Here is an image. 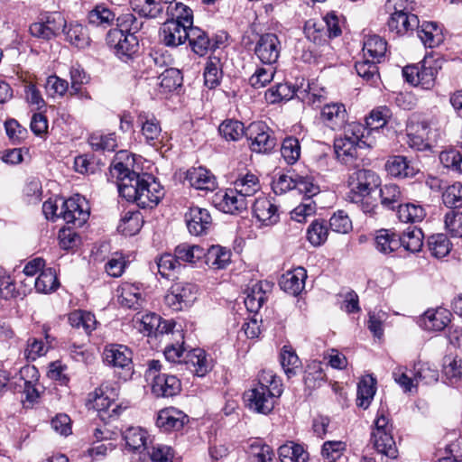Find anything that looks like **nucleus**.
<instances>
[{
  "mask_svg": "<svg viewBox=\"0 0 462 462\" xmlns=\"http://www.w3.org/2000/svg\"><path fill=\"white\" fill-rule=\"evenodd\" d=\"M191 51L197 55L205 56L208 51L217 48V42L209 39L208 33L196 26H190L187 37Z\"/></svg>",
  "mask_w": 462,
  "mask_h": 462,
  "instance_id": "nucleus-23",
  "label": "nucleus"
},
{
  "mask_svg": "<svg viewBox=\"0 0 462 462\" xmlns=\"http://www.w3.org/2000/svg\"><path fill=\"white\" fill-rule=\"evenodd\" d=\"M280 362L288 378L297 374L300 367V361L295 351L290 346H283L280 353Z\"/></svg>",
  "mask_w": 462,
  "mask_h": 462,
  "instance_id": "nucleus-48",
  "label": "nucleus"
},
{
  "mask_svg": "<svg viewBox=\"0 0 462 462\" xmlns=\"http://www.w3.org/2000/svg\"><path fill=\"white\" fill-rule=\"evenodd\" d=\"M104 361L114 367L131 369L133 353L126 346L112 344L104 350Z\"/></svg>",
  "mask_w": 462,
  "mask_h": 462,
  "instance_id": "nucleus-17",
  "label": "nucleus"
},
{
  "mask_svg": "<svg viewBox=\"0 0 462 462\" xmlns=\"http://www.w3.org/2000/svg\"><path fill=\"white\" fill-rule=\"evenodd\" d=\"M69 324L77 328H82L87 334H89L96 328L95 316L88 311L75 310L69 316Z\"/></svg>",
  "mask_w": 462,
  "mask_h": 462,
  "instance_id": "nucleus-56",
  "label": "nucleus"
},
{
  "mask_svg": "<svg viewBox=\"0 0 462 462\" xmlns=\"http://www.w3.org/2000/svg\"><path fill=\"white\" fill-rule=\"evenodd\" d=\"M397 216L402 222H420L426 216L425 209L413 203L402 204L398 210Z\"/></svg>",
  "mask_w": 462,
  "mask_h": 462,
  "instance_id": "nucleus-55",
  "label": "nucleus"
},
{
  "mask_svg": "<svg viewBox=\"0 0 462 462\" xmlns=\"http://www.w3.org/2000/svg\"><path fill=\"white\" fill-rule=\"evenodd\" d=\"M189 27L179 22H165L161 28L162 42L168 47H178L187 41Z\"/></svg>",
  "mask_w": 462,
  "mask_h": 462,
  "instance_id": "nucleus-16",
  "label": "nucleus"
},
{
  "mask_svg": "<svg viewBox=\"0 0 462 462\" xmlns=\"http://www.w3.org/2000/svg\"><path fill=\"white\" fill-rule=\"evenodd\" d=\"M137 124L141 127V134L147 144L156 149L163 145L166 136L162 133L159 120L153 115L146 112L139 113Z\"/></svg>",
  "mask_w": 462,
  "mask_h": 462,
  "instance_id": "nucleus-11",
  "label": "nucleus"
},
{
  "mask_svg": "<svg viewBox=\"0 0 462 462\" xmlns=\"http://www.w3.org/2000/svg\"><path fill=\"white\" fill-rule=\"evenodd\" d=\"M174 254L179 263L181 261L194 263L203 257L205 249L199 245L180 244L175 248Z\"/></svg>",
  "mask_w": 462,
  "mask_h": 462,
  "instance_id": "nucleus-51",
  "label": "nucleus"
},
{
  "mask_svg": "<svg viewBox=\"0 0 462 462\" xmlns=\"http://www.w3.org/2000/svg\"><path fill=\"white\" fill-rule=\"evenodd\" d=\"M413 375L417 385L419 383L430 384L439 380L438 369L430 363H421L420 361L414 364Z\"/></svg>",
  "mask_w": 462,
  "mask_h": 462,
  "instance_id": "nucleus-45",
  "label": "nucleus"
},
{
  "mask_svg": "<svg viewBox=\"0 0 462 462\" xmlns=\"http://www.w3.org/2000/svg\"><path fill=\"white\" fill-rule=\"evenodd\" d=\"M185 221L189 232L193 236L205 234L212 224L209 212L199 207H192L185 214Z\"/></svg>",
  "mask_w": 462,
  "mask_h": 462,
  "instance_id": "nucleus-14",
  "label": "nucleus"
},
{
  "mask_svg": "<svg viewBox=\"0 0 462 462\" xmlns=\"http://www.w3.org/2000/svg\"><path fill=\"white\" fill-rule=\"evenodd\" d=\"M188 421V416L181 411L166 408L159 411L156 425L163 431L180 430Z\"/></svg>",
  "mask_w": 462,
  "mask_h": 462,
  "instance_id": "nucleus-19",
  "label": "nucleus"
},
{
  "mask_svg": "<svg viewBox=\"0 0 462 462\" xmlns=\"http://www.w3.org/2000/svg\"><path fill=\"white\" fill-rule=\"evenodd\" d=\"M248 203L247 198L238 193L234 188L225 192L222 196L220 205L226 213L236 214L246 210Z\"/></svg>",
  "mask_w": 462,
  "mask_h": 462,
  "instance_id": "nucleus-30",
  "label": "nucleus"
},
{
  "mask_svg": "<svg viewBox=\"0 0 462 462\" xmlns=\"http://www.w3.org/2000/svg\"><path fill=\"white\" fill-rule=\"evenodd\" d=\"M392 116V112L387 106H379L371 111L365 118L366 125L370 130L383 128Z\"/></svg>",
  "mask_w": 462,
  "mask_h": 462,
  "instance_id": "nucleus-63",
  "label": "nucleus"
},
{
  "mask_svg": "<svg viewBox=\"0 0 462 462\" xmlns=\"http://www.w3.org/2000/svg\"><path fill=\"white\" fill-rule=\"evenodd\" d=\"M186 180L196 189L213 191L217 187L216 177L206 168L197 167L188 170Z\"/></svg>",
  "mask_w": 462,
  "mask_h": 462,
  "instance_id": "nucleus-21",
  "label": "nucleus"
},
{
  "mask_svg": "<svg viewBox=\"0 0 462 462\" xmlns=\"http://www.w3.org/2000/svg\"><path fill=\"white\" fill-rule=\"evenodd\" d=\"M278 454L281 462H306L308 460V453L302 446L293 442L281 446Z\"/></svg>",
  "mask_w": 462,
  "mask_h": 462,
  "instance_id": "nucleus-46",
  "label": "nucleus"
},
{
  "mask_svg": "<svg viewBox=\"0 0 462 462\" xmlns=\"http://www.w3.org/2000/svg\"><path fill=\"white\" fill-rule=\"evenodd\" d=\"M42 212L47 219L61 217L67 224L81 227L88 219L89 211L84 198L77 195L66 200H47L42 205Z\"/></svg>",
  "mask_w": 462,
  "mask_h": 462,
  "instance_id": "nucleus-3",
  "label": "nucleus"
},
{
  "mask_svg": "<svg viewBox=\"0 0 462 462\" xmlns=\"http://www.w3.org/2000/svg\"><path fill=\"white\" fill-rule=\"evenodd\" d=\"M94 398V407L98 411L101 419L117 416L120 406L116 403L118 396V388L116 383L106 382L96 389Z\"/></svg>",
  "mask_w": 462,
  "mask_h": 462,
  "instance_id": "nucleus-9",
  "label": "nucleus"
},
{
  "mask_svg": "<svg viewBox=\"0 0 462 462\" xmlns=\"http://www.w3.org/2000/svg\"><path fill=\"white\" fill-rule=\"evenodd\" d=\"M379 62L380 61H376L374 59L366 57L364 60L356 61L355 69L358 76L363 79L370 84H374L379 79V71L377 67V63Z\"/></svg>",
  "mask_w": 462,
  "mask_h": 462,
  "instance_id": "nucleus-52",
  "label": "nucleus"
},
{
  "mask_svg": "<svg viewBox=\"0 0 462 462\" xmlns=\"http://www.w3.org/2000/svg\"><path fill=\"white\" fill-rule=\"evenodd\" d=\"M328 236V228L324 220H314L307 230V239L314 246L323 245Z\"/></svg>",
  "mask_w": 462,
  "mask_h": 462,
  "instance_id": "nucleus-57",
  "label": "nucleus"
},
{
  "mask_svg": "<svg viewBox=\"0 0 462 462\" xmlns=\"http://www.w3.org/2000/svg\"><path fill=\"white\" fill-rule=\"evenodd\" d=\"M295 88L289 83H279L270 88L265 92V99L271 104H275L282 100H290L297 95Z\"/></svg>",
  "mask_w": 462,
  "mask_h": 462,
  "instance_id": "nucleus-47",
  "label": "nucleus"
},
{
  "mask_svg": "<svg viewBox=\"0 0 462 462\" xmlns=\"http://www.w3.org/2000/svg\"><path fill=\"white\" fill-rule=\"evenodd\" d=\"M346 117V111L343 104H328L323 106L320 113V119L330 129L341 128Z\"/></svg>",
  "mask_w": 462,
  "mask_h": 462,
  "instance_id": "nucleus-27",
  "label": "nucleus"
},
{
  "mask_svg": "<svg viewBox=\"0 0 462 462\" xmlns=\"http://www.w3.org/2000/svg\"><path fill=\"white\" fill-rule=\"evenodd\" d=\"M66 39L77 48L84 49L90 43L88 29L79 23H69L64 31Z\"/></svg>",
  "mask_w": 462,
  "mask_h": 462,
  "instance_id": "nucleus-42",
  "label": "nucleus"
},
{
  "mask_svg": "<svg viewBox=\"0 0 462 462\" xmlns=\"http://www.w3.org/2000/svg\"><path fill=\"white\" fill-rule=\"evenodd\" d=\"M106 44L121 60L127 61L139 51V40L137 36L125 33L121 29L109 30L106 38Z\"/></svg>",
  "mask_w": 462,
  "mask_h": 462,
  "instance_id": "nucleus-7",
  "label": "nucleus"
},
{
  "mask_svg": "<svg viewBox=\"0 0 462 462\" xmlns=\"http://www.w3.org/2000/svg\"><path fill=\"white\" fill-rule=\"evenodd\" d=\"M442 200L446 207L457 208L462 207V183L455 182L446 188L442 193Z\"/></svg>",
  "mask_w": 462,
  "mask_h": 462,
  "instance_id": "nucleus-64",
  "label": "nucleus"
},
{
  "mask_svg": "<svg viewBox=\"0 0 462 462\" xmlns=\"http://www.w3.org/2000/svg\"><path fill=\"white\" fill-rule=\"evenodd\" d=\"M159 86L164 93L171 92L182 85L183 77L178 69H166L159 76Z\"/></svg>",
  "mask_w": 462,
  "mask_h": 462,
  "instance_id": "nucleus-53",
  "label": "nucleus"
},
{
  "mask_svg": "<svg viewBox=\"0 0 462 462\" xmlns=\"http://www.w3.org/2000/svg\"><path fill=\"white\" fill-rule=\"evenodd\" d=\"M402 246L409 252L416 253L419 252L423 245V234L421 229L413 227H408L406 231L401 236Z\"/></svg>",
  "mask_w": 462,
  "mask_h": 462,
  "instance_id": "nucleus-50",
  "label": "nucleus"
},
{
  "mask_svg": "<svg viewBox=\"0 0 462 462\" xmlns=\"http://www.w3.org/2000/svg\"><path fill=\"white\" fill-rule=\"evenodd\" d=\"M198 288L195 284L184 282L173 283L164 297V301L171 310L179 311L189 307L196 300Z\"/></svg>",
  "mask_w": 462,
  "mask_h": 462,
  "instance_id": "nucleus-8",
  "label": "nucleus"
},
{
  "mask_svg": "<svg viewBox=\"0 0 462 462\" xmlns=\"http://www.w3.org/2000/svg\"><path fill=\"white\" fill-rule=\"evenodd\" d=\"M128 154L125 151L116 153L110 165L109 172L116 178L118 191L128 201L135 202L140 208H152L162 199V187L149 174H139L124 163L122 160Z\"/></svg>",
  "mask_w": 462,
  "mask_h": 462,
  "instance_id": "nucleus-1",
  "label": "nucleus"
},
{
  "mask_svg": "<svg viewBox=\"0 0 462 462\" xmlns=\"http://www.w3.org/2000/svg\"><path fill=\"white\" fill-rule=\"evenodd\" d=\"M162 364L152 360L148 364L145 378L152 383V392L157 397L174 396L180 391V381L174 375L161 374Z\"/></svg>",
  "mask_w": 462,
  "mask_h": 462,
  "instance_id": "nucleus-6",
  "label": "nucleus"
},
{
  "mask_svg": "<svg viewBox=\"0 0 462 462\" xmlns=\"http://www.w3.org/2000/svg\"><path fill=\"white\" fill-rule=\"evenodd\" d=\"M206 264L213 270L225 269L231 259V251L218 245H211L203 255Z\"/></svg>",
  "mask_w": 462,
  "mask_h": 462,
  "instance_id": "nucleus-29",
  "label": "nucleus"
},
{
  "mask_svg": "<svg viewBox=\"0 0 462 462\" xmlns=\"http://www.w3.org/2000/svg\"><path fill=\"white\" fill-rule=\"evenodd\" d=\"M34 286L38 292L51 293L56 291L60 282L54 269L46 268L41 272L39 276L34 281Z\"/></svg>",
  "mask_w": 462,
  "mask_h": 462,
  "instance_id": "nucleus-43",
  "label": "nucleus"
},
{
  "mask_svg": "<svg viewBox=\"0 0 462 462\" xmlns=\"http://www.w3.org/2000/svg\"><path fill=\"white\" fill-rule=\"evenodd\" d=\"M187 368L197 376H204L211 370L210 361L207 358L206 352L201 348H194L189 351L184 357Z\"/></svg>",
  "mask_w": 462,
  "mask_h": 462,
  "instance_id": "nucleus-26",
  "label": "nucleus"
},
{
  "mask_svg": "<svg viewBox=\"0 0 462 462\" xmlns=\"http://www.w3.org/2000/svg\"><path fill=\"white\" fill-rule=\"evenodd\" d=\"M376 248L383 254H391L402 246L400 235L390 229H381L375 237Z\"/></svg>",
  "mask_w": 462,
  "mask_h": 462,
  "instance_id": "nucleus-33",
  "label": "nucleus"
},
{
  "mask_svg": "<svg viewBox=\"0 0 462 462\" xmlns=\"http://www.w3.org/2000/svg\"><path fill=\"white\" fill-rule=\"evenodd\" d=\"M139 324V330L147 336L154 335L156 337L158 333H168L166 323H163L162 326V319L155 313L143 315L140 319Z\"/></svg>",
  "mask_w": 462,
  "mask_h": 462,
  "instance_id": "nucleus-44",
  "label": "nucleus"
},
{
  "mask_svg": "<svg viewBox=\"0 0 462 462\" xmlns=\"http://www.w3.org/2000/svg\"><path fill=\"white\" fill-rule=\"evenodd\" d=\"M165 10L168 16L167 22H179L188 27L193 25V12L182 3L175 1L167 5Z\"/></svg>",
  "mask_w": 462,
  "mask_h": 462,
  "instance_id": "nucleus-35",
  "label": "nucleus"
},
{
  "mask_svg": "<svg viewBox=\"0 0 462 462\" xmlns=\"http://www.w3.org/2000/svg\"><path fill=\"white\" fill-rule=\"evenodd\" d=\"M51 23H55V20L47 18L45 22L33 23L29 28L30 33L36 38L50 40L60 31V25L51 26Z\"/></svg>",
  "mask_w": 462,
  "mask_h": 462,
  "instance_id": "nucleus-60",
  "label": "nucleus"
},
{
  "mask_svg": "<svg viewBox=\"0 0 462 462\" xmlns=\"http://www.w3.org/2000/svg\"><path fill=\"white\" fill-rule=\"evenodd\" d=\"M246 138L251 141L250 148L254 152H269L276 145L269 127L262 122H254L246 128Z\"/></svg>",
  "mask_w": 462,
  "mask_h": 462,
  "instance_id": "nucleus-10",
  "label": "nucleus"
},
{
  "mask_svg": "<svg viewBox=\"0 0 462 462\" xmlns=\"http://www.w3.org/2000/svg\"><path fill=\"white\" fill-rule=\"evenodd\" d=\"M117 291L118 302L125 308L138 310L143 301L139 287L132 283L122 284Z\"/></svg>",
  "mask_w": 462,
  "mask_h": 462,
  "instance_id": "nucleus-31",
  "label": "nucleus"
},
{
  "mask_svg": "<svg viewBox=\"0 0 462 462\" xmlns=\"http://www.w3.org/2000/svg\"><path fill=\"white\" fill-rule=\"evenodd\" d=\"M253 214L263 226H272L278 222V208L265 197H259L253 203Z\"/></svg>",
  "mask_w": 462,
  "mask_h": 462,
  "instance_id": "nucleus-22",
  "label": "nucleus"
},
{
  "mask_svg": "<svg viewBox=\"0 0 462 462\" xmlns=\"http://www.w3.org/2000/svg\"><path fill=\"white\" fill-rule=\"evenodd\" d=\"M374 393V380L372 377L362 379L357 385V406L366 409L370 405Z\"/></svg>",
  "mask_w": 462,
  "mask_h": 462,
  "instance_id": "nucleus-59",
  "label": "nucleus"
},
{
  "mask_svg": "<svg viewBox=\"0 0 462 462\" xmlns=\"http://www.w3.org/2000/svg\"><path fill=\"white\" fill-rule=\"evenodd\" d=\"M381 204L391 210L398 209L402 204L403 195L396 184H385L380 189Z\"/></svg>",
  "mask_w": 462,
  "mask_h": 462,
  "instance_id": "nucleus-38",
  "label": "nucleus"
},
{
  "mask_svg": "<svg viewBox=\"0 0 462 462\" xmlns=\"http://www.w3.org/2000/svg\"><path fill=\"white\" fill-rule=\"evenodd\" d=\"M307 272L303 267H297L286 272L280 280V287L285 292L296 296L301 292L305 286Z\"/></svg>",
  "mask_w": 462,
  "mask_h": 462,
  "instance_id": "nucleus-25",
  "label": "nucleus"
},
{
  "mask_svg": "<svg viewBox=\"0 0 462 462\" xmlns=\"http://www.w3.org/2000/svg\"><path fill=\"white\" fill-rule=\"evenodd\" d=\"M428 247L436 258H442L448 255L451 250V244L444 234H436L429 237Z\"/></svg>",
  "mask_w": 462,
  "mask_h": 462,
  "instance_id": "nucleus-58",
  "label": "nucleus"
},
{
  "mask_svg": "<svg viewBox=\"0 0 462 462\" xmlns=\"http://www.w3.org/2000/svg\"><path fill=\"white\" fill-rule=\"evenodd\" d=\"M88 143L95 151L113 152L117 146L115 134L94 133L88 137Z\"/></svg>",
  "mask_w": 462,
  "mask_h": 462,
  "instance_id": "nucleus-61",
  "label": "nucleus"
},
{
  "mask_svg": "<svg viewBox=\"0 0 462 462\" xmlns=\"http://www.w3.org/2000/svg\"><path fill=\"white\" fill-rule=\"evenodd\" d=\"M233 185L238 193L243 194L246 198L254 196L262 188L258 176L250 171L239 173Z\"/></svg>",
  "mask_w": 462,
  "mask_h": 462,
  "instance_id": "nucleus-32",
  "label": "nucleus"
},
{
  "mask_svg": "<svg viewBox=\"0 0 462 462\" xmlns=\"http://www.w3.org/2000/svg\"><path fill=\"white\" fill-rule=\"evenodd\" d=\"M418 27V16L402 10H396L388 20L390 32H395L397 35L404 34L408 31Z\"/></svg>",
  "mask_w": 462,
  "mask_h": 462,
  "instance_id": "nucleus-24",
  "label": "nucleus"
},
{
  "mask_svg": "<svg viewBox=\"0 0 462 462\" xmlns=\"http://www.w3.org/2000/svg\"><path fill=\"white\" fill-rule=\"evenodd\" d=\"M219 134L226 141H237L243 135L246 136V129L244 124L238 120H225L218 127Z\"/></svg>",
  "mask_w": 462,
  "mask_h": 462,
  "instance_id": "nucleus-54",
  "label": "nucleus"
},
{
  "mask_svg": "<svg viewBox=\"0 0 462 462\" xmlns=\"http://www.w3.org/2000/svg\"><path fill=\"white\" fill-rule=\"evenodd\" d=\"M406 131L407 143L410 147L418 151H425L430 148L428 139L430 129L426 121H411L407 124Z\"/></svg>",
  "mask_w": 462,
  "mask_h": 462,
  "instance_id": "nucleus-15",
  "label": "nucleus"
},
{
  "mask_svg": "<svg viewBox=\"0 0 462 462\" xmlns=\"http://www.w3.org/2000/svg\"><path fill=\"white\" fill-rule=\"evenodd\" d=\"M283 392L282 383L271 371H263L258 383L244 393L247 407L257 413L268 414L275 405L276 400Z\"/></svg>",
  "mask_w": 462,
  "mask_h": 462,
  "instance_id": "nucleus-2",
  "label": "nucleus"
},
{
  "mask_svg": "<svg viewBox=\"0 0 462 462\" xmlns=\"http://www.w3.org/2000/svg\"><path fill=\"white\" fill-rule=\"evenodd\" d=\"M371 441L377 452L389 457H395L397 448L391 431H373Z\"/></svg>",
  "mask_w": 462,
  "mask_h": 462,
  "instance_id": "nucleus-34",
  "label": "nucleus"
},
{
  "mask_svg": "<svg viewBox=\"0 0 462 462\" xmlns=\"http://www.w3.org/2000/svg\"><path fill=\"white\" fill-rule=\"evenodd\" d=\"M130 5L134 12L148 19L162 18L165 10L160 0H131Z\"/></svg>",
  "mask_w": 462,
  "mask_h": 462,
  "instance_id": "nucleus-28",
  "label": "nucleus"
},
{
  "mask_svg": "<svg viewBox=\"0 0 462 462\" xmlns=\"http://www.w3.org/2000/svg\"><path fill=\"white\" fill-rule=\"evenodd\" d=\"M452 314L445 308L427 310L419 319V325L428 331H441L451 321Z\"/></svg>",
  "mask_w": 462,
  "mask_h": 462,
  "instance_id": "nucleus-13",
  "label": "nucleus"
},
{
  "mask_svg": "<svg viewBox=\"0 0 462 462\" xmlns=\"http://www.w3.org/2000/svg\"><path fill=\"white\" fill-rule=\"evenodd\" d=\"M347 183L350 188L346 197L347 200L358 204L380 186L381 180L371 170L356 169L349 174Z\"/></svg>",
  "mask_w": 462,
  "mask_h": 462,
  "instance_id": "nucleus-5",
  "label": "nucleus"
},
{
  "mask_svg": "<svg viewBox=\"0 0 462 462\" xmlns=\"http://www.w3.org/2000/svg\"><path fill=\"white\" fill-rule=\"evenodd\" d=\"M387 50V42L378 35H370L364 42V58H371L376 61H381Z\"/></svg>",
  "mask_w": 462,
  "mask_h": 462,
  "instance_id": "nucleus-39",
  "label": "nucleus"
},
{
  "mask_svg": "<svg viewBox=\"0 0 462 462\" xmlns=\"http://www.w3.org/2000/svg\"><path fill=\"white\" fill-rule=\"evenodd\" d=\"M443 60L433 56H425L419 65L420 86L425 89L434 87L437 75L441 69Z\"/></svg>",
  "mask_w": 462,
  "mask_h": 462,
  "instance_id": "nucleus-20",
  "label": "nucleus"
},
{
  "mask_svg": "<svg viewBox=\"0 0 462 462\" xmlns=\"http://www.w3.org/2000/svg\"><path fill=\"white\" fill-rule=\"evenodd\" d=\"M143 223V216L139 211H128L121 218L117 230L124 236H132L141 230Z\"/></svg>",
  "mask_w": 462,
  "mask_h": 462,
  "instance_id": "nucleus-41",
  "label": "nucleus"
},
{
  "mask_svg": "<svg viewBox=\"0 0 462 462\" xmlns=\"http://www.w3.org/2000/svg\"><path fill=\"white\" fill-rule=\"evenodd\" d=\"M220 60L217 57H209L204 69L205 85L209 88H216L221 79Z\"/></svg>",
  "mask_w": 462,
  "mask_h": 462,
  "instance_id": "nucleus-62",
  "label": "nucleus"
},
{
  "mask_svg": "<svg viewBox=\"0 0 462 462\" xmlns=\"http://www.w3.org/2000/svg\"><path fill=\"white\" fill-rule=\"evenodd\" d=\"M304 33L307 39L314 44L322 45L330 49V46L328 44V37L327 32H325L324 22L316 21L314 19L307 21L304 26Z\"/></svg>",
  "mask_w": 462,
  "mask_h": 462,
  "instance_id": "nucleus-40",
  "label": "nucleus"
},
{
  "mask_svg": "<svg viewBox=\"0 0 462 462\" xmlns=\"http://www.w3.org/2000/svg\"><path fill=\"white\" fill-rule=\"evenodd\" d=\"M266 300L265 291L262 282H256L248 289L245 298V305L248 311L257 312Z\"/></svg>",
  "mask_w": 462,
  "mask_h": 462,
  "instance_id": "nucleus-49",
  "label": "nucleus"
},
{
  "mask_svg": "<svg viewBox=\"0 0 462 462\" xmlns=\"http://www.w3.org/2000/svg\"><path fill=\"white\" fill-rule=\"evenodd\" d=\"M282 44L275 33L267 32L259 36L255 46L254 54L263 64H274L281 53Z\"/></svg>",
  "mask_w": 462,
  "mask_h": 462,
  "instance_id": "nucleus-12",
  "label": "nucleus"
},
{
  "mask_svg": "<svg viewBox=\"0 0 462 462\" xmlns=\"http://www.w3.org/2000/svg\"><path fill=\"white\" fill-rule=\"evenodd\" d=\"M417 32L422 43L429 48H434L443 41L441 29L434 22H424Z\"/></svg>",
  "mask_w": 462,
  "mask_h": 462,
  "instance_id": "nucleus-37",
  "label": "nucleus"
},
{
  "mask_svg": "<svg viewBox=\"0 0 462 462\" xmlns=\"http://www.w3.org/2000/svg\"><path fill=\"white\" fill-rule=\"evenodd\" d=\"M126 448L134 452H141L146 448L147 432L140 427H129L123 432Z\"/></svg>",
  "mask_w": 462,
  "mask_h": 462,
  "instance_id": "nucleus-36",
  "label": "nucleus"
},
{
  "mask_svg": "<svg viewBox=\"0 0 462 462\" xmlns=\"http://www.w3.org/2000/svg\"><path fill=\"white\" fill-rule=\"evenodd\" d=\"M364 129L360 125L350 126L345 133V135L337 138L334 142V150L337 158L344 164L349 167L357 168L363 161L361 150L370 147L364 136Z\"/></svg>",
  "mask_w": 462,
  "mask_h": 462,
  "instance_id": "nucleus-4",
  "label": "nucleus"
},
{
  "mask_svg": "<svg viewBox=\"0 0 462 462\" xmlns=\"http://www.w3.org/2000/svg\"><path fill=\"white\" fill-rule=\"evenodd\" d=\"M385 170L391 176L400 179L412 178L420 171L411 160L402 155L389 157L385 163Z\"/></svg>",
  "mask_w": 462,
  "mask_h": 462,
  "instance_id": "nucleus-18",
  "label": "nucleus"
}]
</instances>
